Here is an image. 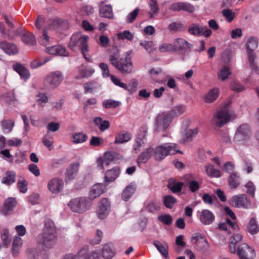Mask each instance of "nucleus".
<instances>
[{
	"mask_svg": "<svg viewBox=\"0 0 259 259\" xmlns=\"http://www.w3.org/2000/svg\"><path fill=\"white\" fill-rule=\"evenodd\" d=\"M131 54V52L128 51L120 57L119 50L115 49L109 55V61L111 64L122 74H128L131 72L133 68Z\"/></svg>",
	"mask_w": 259,
	"mask_h": 259,
	"instance_id": "1",
	"label": "nucleus"
},
{
	"mask_svg": "<svg viewBox=\"0 0 259 259\" xmlns=\"http://www.w3.org/2000/svg\"><path fill=\"white\" fill-rule=\"evenodd\" d=\"M56 233V227L53 221L50 219H46L41 236L38 241L39 243L47 248L53 247L57 239Z\"/></svg>",
	"mask_w": 259,
	"mask_h": 259,
	"instance_id": "2",
	"label": "nucleus"
},
{
	"mask_svg": "<svg viewBox=\"0 0 259 259\" xmlns=\"http://www.w3.org/2000/svg\"><path fill=\"white\" fill-rule=\"evenodd\" d=\"M89 39V37L88 35H82L80 32H77L71 36L68 45L69 47L72 50L76 48H79L84 58L88 61L90 60V58L88 57L89 52L88 41Z\"/></svg>",
	"mask_w": 259,
	"mask_h": 259,
	"instance_id": "3",
	"label": "nucleus"
},
{
	"mask_svg": "<svg viewBox=\"0 0 259 259\" xmlns=\"http://www.w3.org/2000/svg\"><path fill=\"white\" fill-rule=\"evenodd\" d=\"M176 153H182L178 149V145L175 143H169L160 145L154 150L153 156L155 160H161L168 154H175Z\"/></svg>",
	"mask_w": 259,
	"mask_h": 259,
	"instance_id": "4",
	"label": "nucleus"
},
{
	"mask_svg": "<svg viewBox=\"0 0 259 259\" xmlns=\"http://www.w3.org/2000/svg\"><path fill=\"white\" fill-rule=\"evenodd\" d=\"M228 103L224 104L214 115L211 122L219 127H222L226 124L231 119V114Z\"/></svg>",
	"mask_w": 259,
	"mask_h": 259,
	"instance_id": "5",
	"label": "nucleus"
},
{
	"mask_svg": "<svg viewBox=\"0 0 259 259\" xmlns=\"http://www.w3.org/2000/svg\"><path fill=\"white\" fill-rule=\"evenodd\" d=\"M92 204V201L89 197H80L72 200L69 205L73 211L82 213L88 210Z\"/></svg>",
	"mask_w": 259,
	"mask_h": 259,
	"instance_id": "6",
	"label": "nucleus"
},
{
	"mask_svg": "<svg viewBox=\"0 0 259 259\" xmlns=\"http://www.w3.org/2000/svg\"><path fill=\"white\" fill-rule=\"evenodd\" d=\"M251 137V132L248 124L240 125L236 131L234 140L235 142L241 144H247Z\"/></svg>",
	"mask_w": 259,
	"mask_h": 259,
	"instance_id": "7",
	"label": "nucleus"
},
{
	"mask_svg": "<svg viewBox=\"0 0 259 259\" xmlns=\"http://www.w3.org/2000/svg\"><path fill=\"white\" fill-rule=\"evenodd\" d=\"M64 76L60 71H56L49 73L44 79V84L46 87L55 89L58 87L63 81Z\"/></svg>",
	"mask_w": 259,
	"mask_h": 259,
	"instance_id": "8",
	"label": "nucleus"
},
{
	"mask_svg": "<svg viewBox=\"0 0 259 259\" xmlns=\"http://www.w3.org/2000/svg\"><path fill=\"white\" fill-rule=\"evenodd\" d=\"M172 120V117L168 113H161L155 118V126L157 131H165Z\"/></svg>",
	"mask_w": 259,
	"mask_h": 259,
	"instance_id": "9",
	"label": "nucleus"
},
{
	"mask_svg": "<svg viewBox=\"0 0 259 259\" xmlns=\"http://www.w3.org/2000/svg\"><path fill=\"white\" fill-rule=\"evenodd\" d=\"M147 128L142 127L136 136L135 143L133 145V149L135 153L141 150V147H144L147 142Z\"/></svg>",
	"mask_w": 259,
	"mask_h": 259,
	"instance_id": "10",
	"label": "nucleus"
},
{
	"mask_svg": "<svg viewBox=\"0 0 259 259\" xmlns=\"http://www.w3.org/2000/svg\"><path fill=\"white\" fill-rule=\"evenodd\" d=\"M120 155L116 152H106L104 158L100 157L97 159L98 167L99 169H103L104 166H108L110 162L120 158Z\"/></svg>",
	"mask_w": 259,
	"mask_h": 259,
	"instance_id": "11",
	"label": "nucleus"
},
{
	"mask_svg": "<svg viewBox=\"0 0 259 259\" xmlns=\"http://www.w3.org/2000/svg\"><path fill=\"white\" fill-rule=\"evenodd\" d=\"M230 203L239 208H247L250 206V202L245 194L234 195L230 200Z\"/></svg>",
	"mask_w": 259,
	"mask_h": 259,
	"instance_id": "12",
	"label": "nucleus"
},
{
	"mask_svg": "<svg viewBox=\"0 0 259 259\" xmlns=\"http://www.w3.org/2000/svg\"><path fill=\"white\" fill-rule=\"evenodd\" d=\"M237 252L240 259H252L255 256L254 249L246 243L240 245L238 247Z\"/></svg>",
	"mask_w": 259,
	"mask_h": 259,
	"instance_id": "13",
	"label": "nucleus"
},
{
	"mask_svg": "<svg viewBox=\"0 0 259 259\" xmlns=\"http://www.w3.org/2000/svg\"><path fill=\"white\" fill-rule=\"evenodd\" d=\"M110 209V204L108 199L103 198L99 202L97 214L99 219H105L108 214Z\"/></svg>",
	"mask_w": 259,
	"mask_h": 259,
	"instance_id": "14",
	"label": "nucleus"
},
{
	"mask_svg": "<svg viewBox=\"0 0 259 259\" xmlns=\"http://www.w3.org/2000/svg\"><path fill=\"white\" fill-rule=\"evenodd\" d=\"M64 185L62 180L54 178L51 180L48 184V188L53 194L59 193L63 189Z\"/></svg>",
	"mask_w": 259,
	"mask_h": 259,
	"instance_id": "15",
	"label": "nucleus"
},
{
	"mask_svg": "<svg viewBox=\"0 0 259 259\" xmlns=\"http://www.w3.org/2000/svg\"><path fill=\"white\" fill-rule=\"evenodd\" d=\"M215 217L210 210L203 209L200 212L199 219L204 225H208L212 224L214 220Z\"/></svg>",
	"mask_w": 259,
	"mask_h": 259,
	"instance_id": "16",
	"label": "nucleus"
},
{
	"mask_svg": "<svg viewBox=\"0 0 259 259\" xmlns=\"http://www.w3.org/2000/svg\"><path fill=\"white\" fill-rule=\"evenodd\" d=\"M46 51L51 55H58L62 56H67L69 54L66 49L60 45L48 47L46 49Z\"/></svg>",
	"mask_w": 259,
	"mask_h": 259,
	"instance_id": "17",
	"label": "nucleus"
},
{
	"mask_svg": "<svg viewBox=\"0 0 259 259\" xmlns=\"http://www.w3.org/2000/svg\"><path fill=\"white\" fill-rule=\"evenodd\" d=\"M105 187L104 185L100 183L95 184L93 186L89 193V198L91 200L93 201V200L103 194L104 192Z\"/></svg>",
	"mask_w": 259,
	"mask_h": 259,
	"instance_id": "18",
	"label": "nucleus"
},
{
	"mask_svg": "<svg viewBox=\"0 0 259 259\" xmlns=\"http://www.w3.org/2000/svg\"><path fill=\"white\" fill-rule=\"evenodd\" d=\"M154 149L150 147L145 149L138 157L137 163L140 166L141 164L146 163L153 155Z\"/></svg>",
	"mask_w": 259,
	"mask_h": 259,
	"instance_id": "19",
	"label": "nucleus"
},
{
	"mask_svg": "<svg viewBox=\"0 0 259 259\" xmlns=\"http://www.w3.org/2000/svg\"><path fill=\"white\" fill-rule=\"evenodd\" d=\"M249 64L252 71L259 75V66L257 65L256 55L252 50L247 51Z\"/></svg>",
	"mask_w": 259,
	"mask_h": 259,
	"instance_id": "20",
	"label": "nucleus"
},
{
	"mask_svg": "<svg viewBox=\"0 0 259 259\" xmlns=\"http://www.w3.org/2000/svg\"><path fill=\"white\" fill-rule=\"evenodd\" d=\"M175 51H187L189 50L192 45L185 39L181 38H177L174 42Z\"/></svg>",
	"mask_w": 259,
	"mask_h": 259,
	"instance_id": "21",
	"label": "nucleus"
},
{
	"mask_svg": "<svg viewBox=\"0 0 259 259\" xmlns=\"http://www.w3.org/2000/svg\"><path fill=\"white\" fill-rule=\"evenodd\" d=\"M79 167V163L75 162L70 165L66 170V178L69 180H73L76 176Z\"/></svg>",
	"mask_w": 259,
	"mask_h": 259,
	"instance_id": "22",
	"label": "nucleus"
},
{
	"mask_svg": "<svg viewBox=\"0 0 259 259\" xmlns=\"http://www.w3.org/2000/svg\"><path fill=\"white\" fill-rule=\"evenodd\" d=\"M0 48L6 53L10 55H15L18 52V49L15 45L8 43L5 41L0 42Z\"/></svg>",
	"mask_w": 259,
	"mask_h": 259,
	"instance_id": "23",
	"label": "nucleus"
},
{
	"mask_svg": "<svg viewBox=\"0 0 259 259\" xmlns=\"http://www.w3.org/2000/svg\"><path fill=\"white\" fill-rule=\"evenodd\" d=\"M16 174L14 171L8 170L6 171L5 175L1 180V183L4 185L9 186L14 184L16 181Z\"/></svg>",
	"mask_w": 259,
	"mask_h": 259,
	"instance_id": "24",
	"label": "nucleus"
},
{
	"mask_svg": "<svg viewBox=\"0 0 259 259\" xmlns=\"http://www.w3.org/2000/svg\"><path fill=\"white\" fill-rule=\"evenodd\" d=\"M17 201L14 198H8L5 201L3 213L5 215L9 214L16 206Z\"/></svg>",
	"mask_w": 259,
	"mask_h": 259,
	"instance_id": "25",
	"label": "nucleus"
},
{
	"mask_svg": "<svg viewBox=\"0 0 259 259\" xmlns=\"http://www.w3.org/2000/svg\"><path fill=\"white\" fill-rule=\"evenodd\" d=\"M119 174L120 169L118 167L108 170L105 174V182L110 183L113 182L119 176Z\"/></svg>",
	"mask_w": 259,
	"mask_h": 259,
	"instance_id": "26",
	"label": "nucleus"
},
{
	"mask_svg": "<svg viewBox=\"0 0 259 259\" xmlns=\"http://www.w3.org/2000/svg\"><path fill=\"white\" fill-rule=\"evenodd\" d=\"M13 68L20 75L22 78L26 80L29 78L30 73L28 70L22 65L16 63L13 65Z\"/></svg>",
	"mask_w": 259,
	"mask_h": 259,
	"instance_id": "27",
	"label": "nucleus"
},
{
	"mask_svg": "<svg viewBox=\"0 0 259 259\" xmlns=\"http://www.w3.org/2000/svg\"><path fill=\"white\" fill-rule=\"evenodd\" d=\"M136 186L135 184L131 183L125 187L122 193V199L125 201H128L135 193Z\"/></svg>",
	"mask_w": 259,
	"mask_h": 259,
	"instance_id": "28",
	"label": "nucleus"
},
{
	"mask_svg": "<svg viewBox=\"0 0 259 259\" xmlns=\"http://www.w3.org/2000/svg\"><path fill=\"white\" fill-rule=\"evenodd\" d=\"M219 94V89L217 88H214L205 94L204 98V101L207 103H212L218 98Z\"/></svg>",
	"mask_w": 259,
	"mask_h": 259,
	"instance_id": "29",
	"label": "nucleus"
},
{
	"mask_svg": "<svg viewBox=\"0 0 259 259\" xmlns=\"http://www.w3.org/2000/svg\"><path fill=\"white\" fill-rule=\"evenodd\" d=\"M100 15L102 17L108 19L113 18V13L111 5H106L102 6L100 9Z\"/></svg>",
	"mask_w": 259,
	"mask_h": 259,
	"instance_id": "30",
	"label": "nucleus"
},
{
	"mask_svg": "<svg viewBox=\"0 0 259 259\" xmlns=\"http://www.w3.org/2000/svg\"><path fill=\"white\" fill-rule=\"evenodd\" d=\"M198 133V128L188 130L180 140V143H184L192 141L193 138L197 135Z\"/></svg>",
	"mask_w": 259,
	"mask_h": 259,
	"instance_id": "31",
	"label": "nucleus"
},
{
	"mask_svg": "<svg viewBox=\"0 0 259 259\" xmlns=\"http://www.w3.org/2000/svg\"><path fill=\"white\" fill-rule=\"evenodd\" d=\"M242 239V236L240 234H236L231 237L230 239L229 248L230 251L232 253H235L236 250V244Z\"/></svg>",
	"mask_w": 259,
	"mask_h": 259,
	"instance_id": "32",
	"label": "nucleus"
},
{
	"mask_svg": "<svg viewBox=\"0 0 259 259\" xmlns=\"http://www.w3.org/2000/svg\"><path fill=\"white\" fill-rule=\"evenodd\" d=\"M153 245L164 258L168 257L167 244L165 243L164 244H162L160 241L156 240L153 242Z\"/></svg>",
	"mask_w": 259,
	"mask_h": 259,
	"instance_id": "33",
	"label": "nucleus"
},
{
	"mask_svg": "<svg viewBox=\"0 0 259 259\" xmlns=\"http://www.w3.org/2000/svg\"><path fill=\"white\" fill-rule=\"evenodd\" d=\"M101 250V254L105 259H111L115 255V250L107 244H105Z\"/></svg>",
	"mask_w": 259,
	"mask_h": 259,
	"instance_id": "34",
	"label": "nucleus"
},
{
	"mask_svg": "<svg viewBox=\"0 0 259 259\" xmlns=\"http://www.w3.org/2000/svg\"><path fill=\"white\" fill-rule=\"evenodd\" d=\"M240 177L237 172L231 173L228 179V183L231 189H235L240 184Z\"/></svg>",
	"mask_w": 259,
	"mask_h": 259,
	"instance_id": "35",
	"label": "nucleus"
},
{
	"mask_svg": "<svg viewBox=\"0 0 259 259\" xmlns=\"http://www.w3.org/2000/svg\"><path fill=\"white\" fill-rule=\"evenodd\" d=\"M205 171L207 175L212 178H219L221 176V172L219 169L214 168V166L208 164L205 166Z\"/></svg>",
	"mask_w": 259,
	"mask_h": 259,
	"instance_id": "36",
	"label": "nucleus"
},
{
	"mask_svg": "<svg viewBox=\"0 0 259 259\" xmlns=\"http://www.w3.org/2000/svg\"><path fill=\"white\" fill-rule=\"evenodd\" d=\"M202 30H204V27L197 23L191 24L188 28L189 33L195 36H201Z\"/></svg>",
	"mask_w": 259,
	"mask_h": 259,
	"instance_id": "37",
	"label": "nucleus"
},
{
	"mask_svg": "<svg viewBox=\"0 0 259 259\" xmlns=\"http://www.w3.org/2000/svg\"><path fill=\"white\" fill-rule=\"evenodd\" d=\"M94 123L98 126L99 130L103 132L108 128L110 125L109 122L103 120L101 117H96L94 119Z\"/></svg>",
	"mask_w": 259,
	"mask_h": 259,
	"instance_id": "38",
	"label": "nucleus"
},
{
	"mask_svg": "<svg viewBox=\"0 0 259 259\" xmlns=\"http://www.w3.org/2000/svg\"><path fill=\"white\" fill-rule=\"evenodd\" d=\"M149 7L150 9L148 13L150 18H153L155 15L158 14L159 12V7L156 1L150 0L148 3Z\"/></svg>",
	"mask_w": 259,
	"mask_h": 259,
	"instance_id": "39",
	"label": "nucleus"
},
{
	"mask_svg": "<svg viewBox=\"0 0 259 259\" xmlns=\"http://www.w3.org/2000/svg\"><path fill=\"white\" fill-rule=\"evenodd\" d=\"M22 40L24 43L29 46H33L36 44L34 35L31 33H24L22 34Z\"/></svg>",
	"mask_w": 259,
	"mask_h": 259,
	"instance_id": "40",
	"label": "nucleus"
},
{
	"mask_svg": "<svg viewBox=\"0 0 259 259\" xmlns=\"http://www.w3.org/2000/svg\"><path fill=\"white\" fill-rule=\"evenodd\" d=\"M131 134L127 132H123L119 134L116 137L115 143H123L130 141L131 139Z\"/></svg>",
	"mask_w": 259,
	"mask_h": 259,
	"instance_id": "41",
	"label": "nucleus"
},
{
	"mask_svg": "<svg viewBox=\"0 0 259 259\" xmlns=\"http://www.w3.org/2000/svg\"><path fill=\"white\" fill-rule=\"evenodd\" d=\"M185 110V106L183 105H177L174 107L172 110L168 112V114H170L173 118L175 117L178 116L184 113Z\"/></svg>",
	"mask_w": 259,
	"mask_h": 259,
	"instance_id": "42",
	"label": "nucleus"
},
{
	"mask_svg": "<svg viewBox=\"0 0 259 259\" xmlns=\"http://www.w3.org/2000/svg\"><path fill=\"white\" fill-rule=\"evenodd\" d=\"M184 184L182 182L176 183L170 181L168 184V188L174 193L180 192L182 189Z\"/></svg>",
	"mask_w": 259,
	"mask_h": 259,
	"instance_id": "43",
	"label": "nucleus"
},
{
	"mask_svg": "<svg viewBox=\"0 0 259 259\" xmlns=\"http://www.w3.org/2000/svg\"><path fill=\"white\" fill-rule=\"evenodd\" d=\"M22 244V239L20 237L16 236L14 239L12 245V251L14 255H16L18 253Z\"/></svg>",
	"mask_w": 259,
	"mask_h": 259,
	"instance_id": "44",
	"label": "nucleus"
},
{
	"mask_svg": "<svg viewBox=\"0 0 259 259\" xmlns=\"http://www.w3.org/2000/svg\"><path fill=\"white\" fill-rule=\"evenodd\" d=\"M248 230V232L252 235L256 234L259 231V227L255 218H252L250 220Z\"/></svg>",
	"mask_w": 259,
	"mask_h": 259,
	"instance_id": "45",
	"label": "nucleus"
},
{
	"mask_svg": "<svg viewBox=\"0 0 259 259\" xmlns=\"http://www.w3.org/2000/svg\"><path fill=\"white\" fill-rule=\"evenodd\" d=\"M53 40V39L48 35L47 31L44 30L42 36L38 39V41L41 45L48 46L52 42Z\"/></svg>",
	"mask_w": 259,
	"mask_h": 259,
	"instance_id": "46",
	"label": "nucleus"
},
{
	"mask_svg": "<svg viewBox=\"0 0 259 259\" xmlns=\"http://www.w3.org/2000/svg\"><path fill=\"white\" fill-rule=\"evenodd\" d=\"M176 202V198L172 195H166L163 197V204L166 208H172Z\"/></svg>",
	"mask_w": 259,
	"mask_h": 259,
	"instance_id": "47",
	"label": "nucleus"
},
{
	"mask_svg": "<svg viewBox=\"0 0 259 259\" xmlns=\"http://www.w3.org/2000/svg\"><path fill=\"white\" fill-rule=\"evenodd\" d=\"M121 103L119 101H115L112 99L105 100L102 102L103 106L106 109L115 108L119 106Z\"/></svg>",
	"mask_w": 259,
	"mask_h": 259,
	"instance_id": "48",
	"label": "nucleus"
},
{
	"mask_svg": "<svg viewBox=\"0 0 259 259\" xmlns=\"http://www.w3.org/2000/svg\"><path fill=\"white\" fill-rule=\"evenodd\" d=\"M258 46V40L256 37L252 36L248 38L246 44L247 51H253Z\"/></svg>",
	"mask_w": 259,
	"mask_h": 259,
	"instance_id": "49",
	"label": "nucleus"
},
{
	"mask_svg": "<svg viewBox=\"0 0 259 259\" xmlns=\"http://www.w3.org/2000/svg\"><path fill=\"white\" fill-rule=\"evenodd\" d=\"M231 73L229 67H223L218 73V78L222 80H226Z\"/></svg>",
	"mask_w": 259,
	"mask_h": 259,
	"instance_id": "50",
	"label": "nucleus"
},
{
	"mask_svg": "<svg viewBox=\"0 0 259 259\" xmlns=\"http://www.w3.org/2000/svg\"><path fill=\"white\" fill-rule=\"evenodd\" d=\"M88 137L85 134L78 133L73 135L72 141L74 143H81L87 141Z\"/></svg>",
	"mask_w": 259,
	"mask_h": 259,
	"instance_id": "51",
	"label": "nucleus"
},
{
	"mask_svg": "<svg viewBox=\"0 0 259 259\" xmlns=\"http://www.w3.org/2000/svg\"><path fill=\"white\" fill-rule=\"evenodd\" d=\"M192 241L193 243L198 244L201 243L203 245L204 247L207 246L208 243L206 239L199 234H196L192 238Z\"/></svg>",
	"mask_w": 259,
	"mask_h": 259,
	"instance_id": "52",
	"label": "nucleus"
},
{
	"mask_svg": "<svg viewBox=\"0 0 259 259\" xmlns=\"http://www.w3.org/2000/svg\"><path fill=\"white\" fill-rule=\"evenodd\" d=\"M117 37L119 39H127L128 40H132L134 38L133 34L128 30H124L117 33Z\"/></svg>",
	"mask_w": 259,
	"mask_h": 259,
	"instance_id": "53",
	"label": "nucleus"
},
{
	"mask_svg": "<svg viewBox=\"0 0 259 259\" xmlns=\"http://www.w3.org/2000/svg\"><path fill=\"white\" fill-rule=\"evenodd\" d=\"M3 130L7 133H10L14 126V121L13 120H4L2 122Z\"/></svg>",
	"mask_w": 259,
	"mask_h": 259,
	"instance_id": "54",
	"label": "nucleus"
},
{
	"mask_svg": "<svg viewBox=\"0 0 259 259\" xmlns=\"http://www.w3.org/2000/svg\"><path fill=\"white\" fill-rule=\"evenodd\" d=\"M160 203L155 200L150 201L146 204V209L150 212H153L160 209Z\"/></svg>",
	"mask_w": 259,
	"mask_h": 259,
	"instance_id": "55",
	"label": "nucleus"
},
{
	"mask_svg": "<svg viewBox=\"0 0 259 259\" xmlns=\"http://www.w3.org/2000/svg\"><path fill=\"white\" fill-rule=\"evenodd\" d=\"M42 142L44 145L50 150L52 148V145L54 142L52 136L50 135L49 132H47L46 135L43 137Z\"/></svg>",
	"mask_w": 259,
	"mask_h": 259,
	"instance_id": "56",
	"label": "nucleus"
},
{
	"mask_svg": "<svg viewBox=\"0 0 259 259\" xmlns=\"http://www.w3.org/2000/svg\"><path fill=\"white\" fill-rule=\"evenodd\" d=\"M187 185L189 190L192 193H194L199 189L201 185V182L192 180L188 182Z\"/></svg>",
	"mask_w": 259,
	"mask_h": 259,
	"instance_id": "57",
	"label": "nucleus"
},
{
	"mask_svg": "<svg viewBox=\"0 0 259 259\" xmlns=\"http://www.w3.org/2000/svg\"><path fill=\"white\" fill-rule=\"evenodd\" d=\"M222 13L223 17L226 18L228 22H231L233 20L235 13L231 9H225L222 10Z\"/></svg>",
	"mask_w": 259,
	"mask_h": 259,
	"instance_id": "58",
	"label": "nucleus"
},
{
	"mask_svg": "<svg viewBox=\"0 0 259 259\" xmlns=\"http://www.w3.org/2000/svg\"><path fill=\"white\" fill-rule=\"evenodd\" d=\"M244 187L246 188V193L252 197L254 196L255 191V186L251 181L248 182L245 185Z\"/></svg>",
	"mask_w": 259,
	"mask_h": 259,
	"instance_id": "59",
	"label": "nucleus"
},
{
	"mask_svg": "<svg viewBox=\"0 0 259 259\" xmlns=\"http://www.w3.org/2000/svg\"><path fill=\"white\" fill-rule=\"evenodd\" d=\"M103 233L100 230H97L96 233L95 237L90 240V243L92 245L99 244L102 241Z\"/></svg>",
	"mask_w": 259,
	"mask_h": 259,
	"instance_id": "60",
	"label": "nucleus"
},
{
	"mask_svg": "<svg viewBox=\"0 0 259 259\" xmlns=\"http://www.w3.org/2000/svg\"><path fill=\"white\" fill-rule=\"evenodd\" d=\"M175 48L174 44L164 43L160 46L159 51L161 52H175Z\"/></svg>",
	"mask_w": 259,
	"mask_h": 259,
	"instance_id": "61",
	"label": "nucleus"
},
{
	"mask_svg": "<svg viewBox=\"0 0 259 259\" xmlns=\"http://www.w3.org/2000/svg\"><path fill=\"white\" fill-rule=\"evenodd\" d=\"M27 182L25 180H19L17 182V186L20 192L25 193L27 191Z\"/></svg>",
	"mask_w": 259,
	"mask_h": 259,
	"instance_id": "62",
	"label": "nucleus"
},
{
	"mask_svg": "<svg viewBox=\"0 0 259 259\" xmlns=\"http://www.w3.org/2000/svg\"><path fill=\"white\" fill-rule=\"evenodd\" d=\"M1 238L3 241V244L4 246H8L10 244L11 241V237L10 236L9 232L7 230L3 231L1 234Z\"/></svg>",
	"mask_w": 259,
	"mask_h": 259,
	"instance_id": "63",
	"label": "nucleus"
},
{
	"mask_svg": "<svg viewBox=\"0 0 259 259\" xmlns=\"http://www.w3.org/2000/svg\"><path fill=\"white\" fill-rule=\"evenodd\" d=\"M181 11L187 12L188 13H193L195 11L194 6L187 2H182Z\"/></svg>",
	"mask_w": 259,
	"mask_h": 259,
	"instance_id": "64",
	"label": "nucleus"
}]
</instances>
